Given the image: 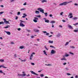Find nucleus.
Masks as SVG:
<instances>
[{
    "label": "nucleus",
    "instance_id": "obj_64",
    "mask_svg": "<svg viewBox=\"0 0 78 78\" xmlns=\"http://www.w3.org/2000/svg\"><path fill=\"white\" fill-rule=\"evenodd\" d=\"M62 21L63 22H66V20H62Z\"/></svg>",
    "mask_w": 78,
    "mask_h": 78
},
{
    "label": "nucleus",
    "instance_id": "obj_57",
    "mask_svg": "<svg viewBox=\"0 0 78 78\" xmlns=\"http://www.w3.org/2000/svg\"><path fill=\"white\" fill-rule=\"evenodd\" d=\"M42 71V69H41L40 71H38V72L41 73Z\"/></svg>",
    "mask_w": 78,
    "mask_h": 78
},
{
    "label": "nucleus",
    "instance_id": "obj_59",
    "mask_svg": "<svg viewBox=\"0 0 78 78\" xmlns=\"http://www.w3.org/2000/svg\"><path fill=\"white\" fill-rule=\"evenodd\" d=\"M1 7H2V8H3L4 7V6L3 5H0Z\"/></svg>",
    "mask_w": 78,
    "mask_h": 78
},
{
    "label": "nucleus",
    "instance_id": "obj_56",
    "mask_svg": "<svg viewBox=\"0 0 78 78\" xmlns=\"http://www.w3.org/2000/svg\"><path fill=\"white\" fill-rule=\"evenodd\" d=\"M30 57H32V58L33 57V55L32 54L31 55V56H30Z\"/></svg>",
    "mask_w": 78,
    "mask_h": 78
},
{
    "label": "nucleus",
    "instance_id": "obj_20",
    "mask_svg": "<svg viewBox=\"0 0 78 78\" xmlns=\"http://www.w3.org/2000/svg\"><path fill=\"white\" fill-rule=\"evenodd\" d=\"M61 60L62 61H63V60L66 61L67 60V59H66V58H61Z\"/></svg>",
    "mask_w": 78,
    "mask_h": 78
},
{
    "label": "nucleus",
    "instance_id": "obj_60",
    "mask_svg": "<svg viewBox=\"0 0 78 78\" xmlns=\"http://www.w3.org/2000/svg\"><path fill=\"white\" fill-rule=\"evenodd\" d=\"M75 78H78V76L77 75L76 76H75Z\"/></svg>",
    "mask_w": 78,
    "mask_h": 78
},
{
    "label": "nucleus",
    "instance_id": "obj_32",
    "mask_svg": "<svg viewBox=\"0 0 78 78\" xmlns=\"http://www.w3.org/2000/svg\"><path fill=\"white\" fill-rule=\"evenodd\" d=\"M41 15H38V16H35V17H41Z\"/></svg>",
    "mask_w": 78,
    "mask_h": 78
},
{
    "label": "nucleus",
    "instance_id": "obj_47",
    "mask_svg": "<svg viewBox=\"0 0 78 78\" xmlns=\"http://www.w3.org/2000/svg\"><path fill=\"white\" fill-rule=\"evenodd\" d=\"M31 65H32V66H34L35 65L34 63H31Z\"/></svg>",
    "mask_w": 78,
    "mask_h": 78
},
{
    "label": "nucleus",
    "instance_id": "obj_43",
    "mask_svg": "<svg viewBox=\"0 0 78 78\" xmlns=\"http://www.w3.org/2000/svg\"><path fill=\"white\" fill-rule=\"evenodd\" d=\"M27 5V2H25L23 4V5H24V6H25L26 5Z\"/></svg>",
    "mask_w": 78,
    "mask_h": 78
},
{
    "label": "nucleus",
    "instance_id": "obj_36",
    "mask_svg": "<svg viewBox=\"0 0 78 78\" xmlns=\"http://www.w3.org/2000/svg\"><path fill=\"white\" fill-rule=\"evenodd\" d=\"M77 19H78V18H77V17H75L73 18V20H76Z\"/></svg>",
    "mask_w": 78,
    "mask_h": 78
},
{
    "label": "nucleus",
    "instance_id": "obj_15",
    "mask_svg": "<svg viewBox=\"0 0 78 78\" xmlns=\"http://www.w3.org/2000/svg\"><path fill=\"white\" fill-rule=\"evenodd\" d=\"M48 42L50 44H53V41H51V40H49L48 41Z\"/></svg>",
    "mask_w": 78,
    "mask_h": 78
},
{
    "label": "nucleus",
    "instance_id": "obj_58",
    "mask_svg": "<svg viewBox=\"0 0 78 78\" xmlns=\"http://www.w3.org/2000/svg\"><path fill=\"white\" fill-rule=\"evenodd\" d=\"M21 74H18V76H20Z\"/></svg>",
    "mask_w": 78,
    "mask_h": 78
},
{
    "label": "nucleus",
    "instance_id": "obj_52",
    "mask_svg": "<svg viewBox=\"0 0 78 78\" xmlns=\"http://www.w3.org/2000/svg\"><path fill=\"white\" fill-rule=\"evenodd\" d=\"M50 17H53V15H52V14H51L49 15Z\"/></svg>",
    "mask_w": 78,
    "mask_h": 78
},
{
    "label": "nucleus",
    "instance_id": "obj_34",
    "mask_svg": "<svg viewBox=\"0 0 78 78\" xmlns=\"http://www.w3.org/2000/svg\"><path fill=\"white\" fill-rule=\"evenodd\" d=\"M74 32H75L76 33H77V32H78V31L77 30H74Z\"/></svg>",
    "mask_w": 78,
    "mask_h": 78
},
{
    "label": "nucleus",
    "instance_id": "obj_51",
    "mask_svg": "<svg viewBox=\"0 0 78 78\" xmlns=\"http://www.w3.org/2000/svg\"><path fill=\"white\" fill-rule=\"evenodd\" d=\"M66 74L67 75H71V74H70V73H67Z\"/></svg>",
    "mask_w": 78,
    "mask_h": 78
},
{
    "label": "nucleus",
    "instance_id": "obj_26",
    "mask_svg": "<svg viewBox=\"0 0 78 78\" xmlns=\"http://www.w3.org/2000/svg\"><path fill=\"white\" fill-rule=\"evenodd\" d=\"M0 61L1 62H4V60H3V59H1V60H0Z\"/></svg>",
    "mask_w": 78,
    "mask_h": 78
},
{
    "label": "nucleus",
    "instance_id": "obj_63",
    "mask_svg": "<svg viewBox=\"0 0 78 78\" xmlns=\"http://www.w3.org/2000/svg\"><path fill=\"white\" fill-rule=\"evenodd\" d=\"M59 27H60L61 28H62V26L61 25H60L59 26Z\"/></svg>",
    "mask_w": 78,
    "mask_h": 78
},
{
    "label": "nucleus",
    "instance_id": "obj_39",
    "mask_svg": "<svg viewBox=\"0 0 78 78\" xmlns=\"http://www.w3.org/2000/svg\"><path fill=\"white\" fill-rule=\"evenodd\" d=\"M45 66H52V65L51 64H48V65L47 64H45Z\"/></svg>",
    "mask_w": 78,
    "mask_h": 78
},
{
    "label": "nucleus",
    "instance_id": "obj_21",
    "mask_svg": "<svg viewBox=\"0 0 78 78\" xmlns=\"http://www.w3.org/2000/svg\"><path fill=\"white\" fill-rule=\"evenodd\" d=\"M45 22L46 23H49V22H50V21H49L48 20H45Z\"/></svg>",
    "mask_w": 78,
    "mask_h": 78
},
{
    "label": "nucleus",
    "instance_id": "obj_55",
    "mask_svg": "<svg viewBox=\"0 0 78 78\" xmlns=\"http://www.w3.org/2000/svg\"><path fill=\"white\" fill-rule=\"evenodd\" d=\"M66 64H67V63H66V62H65L64 63H63V65H64V66H65V65H66Z\"/></svg>",
    "mask_w": 78,
    "mask_h": 78
},
{
    "label": "nucleus",
    "instance_id": "obj_8",
    "mask_svg": "<svg viewBox=\"0 0 78 78\" xmlns=\"http://www.w3.org/2000/svg\"><path fill=\"white\" fill-rule=\"evenodd\" d=\"M42 33H43L44 34L46 33V35H47V36H48V35H49V33H47V32L46 31H42Z\"/></svg>",
    "mask_w": 78,
    "mask_h": 78
},
{
    "label": "nucleus",
    "instance_id": "obj_2",
    "mask_svg": "<svg viewBox=\"0 0 78 78\" xmlns=\"http://www.w3.org/2000/svg\"><path fill=\"white\" fill-rule=\"evenodd\" d=\"M20 22H21L20 24V27H25V25L23 24V23H26V22L24 21H22V20H20Z\"/></svg>",
    "mask_w": 78,
    "mask_h": 78
},
{
    "label": "nucleus",
    "instance_id": "obj_25",
    "mask_svg": "<svg viewBox=\"0 0 78 78\" xmlns=\"http://www.w3.org/2000/svg\"><path fill=\"white\" fill-rule=\"evenodd\" d=\"M44 2H47V1L45 0H42L41 1V3H44Z\"/></svg>",
    "mask_w": 78,
    "mask_h": 78
},
{
    "label": "nucleus",
    "instance_id": "obj_48",
    "mask_svg": "<svg viewBox=\"0 0 78 78\" xmlns=\"http://www.w3.org/2000/svg\"><path fill=\"white\" fill-rule=\"evenodd\" d=\"M18 18H19L18 16H16V19H15L16 20H17V19H18Z\"/></svg>",
    "mask_w": 78,
    "mask_h": 78
},
{
    "label": "nucleus",
    "instance_id": "obj_30",
    "mask_svg": "<svg viewBox=\"0 0 78 78\" xmlns=\"http://www.w3.org/2000/svg\"><path fill=\"white\" fill-rule=\"evenodd\" d=\"M48 14V13H47V12L44 13V14H45L46 17H47V16Z\"/></svg>",
    "mask_w": 78,
    "mask_h": 78
},
{
    "label": "nucleus",
    "instance_id": "obj_13",
    "mask_svg": "<svg viewBox=\"0 0 78 78\" xmlns=\"http://www.w3.org/2000/svg\"><path fill=\"white\" fill-rule=\"evenodd\" d=\"M70 55L69 54H66L65 55L63 56V57H68V56H69Z\"/></svg>",
    "mask_w": 78,
    "mask_h": 78
},
{
    "label": "nucleus",
    "instance_id": "obj_49",
    "mask_svg": "<svg viewBox=\"0 0 78 78\" xmlns=\"http://www.w3.org/2000/svg\"><path fill=\"white\" fill-rule=\"evenodd\" d=\"M14 58H16V57H17V54H14Z\"/></svg>",
    "mask_w": 78,
    "mask_h": 78
},
{
    "label": "nucleus",
    "instance_id": "obj_54",
    "mask_svg": "<svg viewBox=\"0 0 78 78\" xmlns=\"http://www.w3.org/2000/svg\"><path fill=\"white\" fill-rule=\"evenodd\" d=\"M11 2H14L15 1V0H10Z\"/></svg>",
    "mask_w": 78,
    "mask_h": 78
},
{
    "label": "nucleus",
    "instance_id": "obj_33",
    "mask_svg": "<svg viewBox=\"0 0 78 78\" xmlns=\"http://www.w3.org/2000/svg\"><path fill=\"white\" fill-rule=\"evenodd\" d=\"M61 36V34L60 33H58L57 35V37H59Z\"/></svg>",
    "mask_w": 78,
    "mask_h": 78
},
{
    "label": "nucleus",
    "instance_id": "obj_42",
    "mask_svg": "<svg viewBox=\"0 0 78 78\" xmlns=\"http://www.w3.org/2000/svg\"><path fill=\"white\" fill-rule=\"evenodd\" d=\"M3 13H4V12H0V15H1V14H2Z\"/></svg>",
    "mask_w": 78,
    "mask_h": 78
},
{
    "label": "nucleus",
    "instance_id": "obj_5",
    "mask_svg": "<svg viewBox=\"0 0 78 78\" xmlns=\"http://www.w3.org/2000/svg\"><path fill=\"white\" fill-rule=\"evenodd\" d=\"M30 72H31V73L32 74H33L34 75H37V76H38V75H38V74L36 73L35 72H34L33 71H30Z\"/></svg>",
    "mask_w": 78,
    "mask_h": 78
},
{
    "label": "nucleus",
    "instance_id": "obj_24",
    "mask_svg": "<svg viewBox=\"0 0 78 78\" xmlns=\"http://www.w3.org/2000/svg\"><path fill=\"white\" fill-rule=\"evenodd\" d=\"M69 44V42H67L65 44V46H66V45H68V44Z\"/></svg>",
    "mask_w": 78,
    "mask_h": 78
},
{
    "label": "nucleus",
    "instance_id": "obj_62",
    "mask_svg": "<svg viewBox=\"0 0 78 78\" xmlns=\"http://www.w3.org/2000/svg\"><path fill=\"white\" fill-rule=\"evenodd\" d=\"M20 30H21V29L20 28H19L18 29V31H20Z\"/></svg>",
    "mask_w": 78,
    "mask_h": 78
},
{
    "label": "nucleus",
    "instance_id": "obj_4",
    "mask_svg": "<svg viewBox=\"0 0 78 78\" xmlns=\"http://www.w3.org/2000/svg\"><path fill=\"white\" fill-rule=\"evenodd\" d=\"M56 22L55 21H52L50 22V23H52V28H54V24L53 23H55Z\"/></svg>",
    "mask_w": 78,
    "mask_h": 78
},
{
    "label": "nucleus",
    "instance_id": "obj_53",
    "mask_svg": "<svg viewBox=\"0 0 78 78\" xmlns=\"http://www.w3.org/2000/svg\"><path fill=\"white\" fill-rule=\"evenodd\" d=\"M3 72L2 71V70H0V73H2Z\"/></svg>",
    "mask_w": 78,
    "mask_h": 78
},
{
    "label": "nucleus",
    "instance_id": "obj_27",
    "mask_svg": "<svg viewBox=\"0 0 78 78\" xmlns=\"http://www.w3.org/2000/svg\"><path fill=\"white\" fill-rule=\"evenodd\" d=\"M69 54H70L71 55H74V54L73 53L71 52H69Z\"/></svg>",
    "mask_w": 78,
    "mask_h": 78
},
{
    "label": "nucleus",
    "instance_id": "obj_37",
    "mask_svg": "<svg viewBox=\"0 0 78 78\" xmlns=\"http://www.w3.org/2000/svg\"><path fill=\"white\" fill-rule=\"evenodd\" d=\"M1 24H4V23L3 22H0V25H1Z\"/></svg>",
    "mask_w": 78,
    "mask_h": 78
},
{
    "label": "nucleus",
    "instance_id": "obj_17",
    "mask_svg": "<svg viewBox=\"0 0 78 78\" xmlns=\"http://www.w3.org/2000/svg\"><path fill=\"white\" fill-rule=\"evenodd\" d=\"M4 22H5V23H9V21H7L6 20H5L4 21Z\"/></svg>",
    "mask_w": 78,
    "mask_h": 78
},
{
    "label": "nucleus",
    "instance_id": "obj_28",
    "mask_svg": "<svg viewBox=\"0 0 78 78\" xmlns=\"http://www.w3.org/2000/svg\"><path fill=\"white\" fill-rule=\"evenodd\" d=\"M70 48H75V47H74V46H70Z\"/></svg>",
    "mask_w": 78,
    "mask_h": 78
},
{
    "label": "nucleus",
    "instance_id": "obj_29",
    "mask_svg": "<svg viewBox=\"0 0 78 78\" xmlns=\"http://www.w3.org/2000/svg\"><path fill=\"white\" fill-rule=\"evenodd\" d=\"M44 76V75L43 74H40V76L41 77H43Z\"/></svg>",
    "mask_w": 78,
    "mask_h": 78
},
{
    "label": "nucleus",
    "instance_id": "obj_14",
    "mask_svg": "<svg viewBox=\"0 0 78 78\" xmlns=\"http://www.w3.org/2000/svg\"><path fill=\"white\" fill-rule=\"evenodd\" d=\"M39 12H40V11H39L37 10H36L35 13V14H39Z\"/></svg>",
    "mask_w": 78,
    "mask_h": 78
},
{
    "label": "nucleus",
    "instance_id": "obj_6",
    "mask_svg": "<svg viewBox=\"0 0 78 78\" xmlns=\"http://www.w3.org/2000/svg\"><path fill=\"white\" fill-rule=\"evenodd\" d=\"M34 19H34L33 20L34 22H35V23L37 22V20H38V18L36 17H35L34 18Z\"/></svg>",
    "mask_w": 78,
    "mask_h": 78
},
{
    "label": "nucleus",
    "instance_id": "obj_22",
    "mask_svg": "<svg viewBox=\"0 0 78 78\" xmlns=\"http://www.w3.org/2000/svg\"><path fill=\"white\" fill-rule=\"evenodd\" d=\"M24 48V46H21L20 47V49H23V48Z\"/></svg>",
    "mask_w": 78,
    "mask_h": 78
},
{
    "label": "nucleus",
    "instance_id": "obj_9",
    "mask_svg": "<svg viewBox=\"0 0 78 78\" xmlns=\"http://www.w3.org/2000/svg\"><path fill=\"white\" fill-rule=\"evenodd\" d=\"M26 76V74L25 73L21 74L20 75V76H21V77H23V76Z\"/></svg>",
    "mask_w": 78,
    "mask_h": 78
},
{
    "label": "nucleus",
    "instance_id": "obj_18",
    "mask_svg": "<svg viewBox=\"0 0 78 78\" xmlns=\"http://www.w3.org/2000/svg\"><path fill=\"white\" fill-rule=\"evenodd\" d=\"M43 52L44 53V54L45 55H46V56L47 55V52L45 51L44 50L43 51Z\"/></svg>",
    "mask_w": 78,
    "mask_h": 78
},
{
    "label": "nucleus",
    "instance_id": "obj_19",
    "mask_svg": "<svg viewBox=\"0 0 78 78\" xmlns=\"http://www.w3.org/2000/svg\"><path fill=\"white\" fill-rule=\"evenodd\" d=\"M65 69L66 71H68V70H69V68L67 67H66L65 68Z\"/></svg>",
    "mask_w": 78,
    "mask_h": 78
},
{
    "label": "nucleus",
    "instance_id": "obj_23",
    "mask_svg": "<svg viewBox=\"0 0 78 78\" xmlns=\"http://www.w3.org/2000/svg\"><path fill=\"white\" fill-rule=\"evenodd\" d=\"M9 27H10V26L8 25L7 26L4 27L5 28H9Z\"/></svg>",
    "mask_w": 78,
    "mask_h": 78
},
{
    "label": "nucleus",
    "instance_id": "obj_46",
    "mask_svg": "<svg viewBox=\"0 0 78 78\" xmlns=\"http://www.w3.org/2000/svg\"><path fill=\"white\" fill-rule=\"evenodd\" d=\"M23 16H26V17L27 16V15H26V13H23Z\"/></svg>",
    "mask_w": 78,
    "mask_h": 78
},
{
    "label": "nucleus",
    "instance_id": "obj_45",
    "mask_svg": "<svg viewBox=\"0 0 78 78\" xmlns=\"http://www.w3.org/2000/svg\"><path fill=\"white\" fill-rule=\"evenodd\" d=\"M77 25H78V23H75V24H73V25L75 26H76Z\"/></svg>",
    "mask_w": 78,
    "mask_h": 78
},
{
    "label": "nucleus",
    "instance_id": "obj_12",
    "mask_svg": "<svg viewBox=\"0 0 78 78\" xmlns=\"http://www.w3.org/2000/svg\"><path fill=\"white\" fill-rule=\"evenodd\" d=\"M34 31H35V32H39V30L37 29H34Z\"/></svg>",
    "mask_w": 78,
    "mask_h": 78
},
{
    "label": "nucleus",
    "instance_id": "obj_16",
    "mask_svg": "<svg viewBox=\"0 0 78 78\" xmlns=\"http://www.w3.org/2000/svg\"><path fill=\"white\" fill-rule=\"evenodd\" d=\"M1 66V67H3V68H4V69H6L7 68V67H5V66H4L3 65H1L0 66Z\"/></svg>",
    "mask_w": 78,
    "mask_h": 78
},
{
    "label": "nucleus",
    "instance_id": "obj_50",
    "mask_svg": "<svg viewBox=\"0 0 78 78\" xmlns=\"http://www.w3.org/2000/svg\"><path fill=\"white\" fill-rule=\"evenodd\" d=\"M26 30L27 31H28V32H30V30H28V29H26Z\"/></svg>",
    "mask_w": 78,
    "mask_h": 78
},
{
    "label": "nucleus",
    "instance_id": "obj_31",
    "mask_svg": "<svg viewBox=\"0 0 78 78\" xmlns=\"http://www.w3.org/2000/svg\"><path fill=\"white\" fill-rule=\"evenodd\" d=\"M50 47H51V48H56L55 47H54V46L52 45L50 46Z\"/></svg>",
    "mask_w": 78,
    "mask_h": 78
},
{
    "label": "nucleus",
    "instance_id": "obj_7",
    "mask_svg": "<svg viewBox=\"0 0 78 78\" xmlns=\"http://www.w3.org/2000/svg\"><path fill=\"white\" fill-rule=\"evenodd\" d=\"M56 53V51H55V50L53 49H52L51 51V54H55V53Z\"/></svg>",
    "mask_w": 78,
    "mask_h": 78
},
{
    "label": "nucleus",
    "instance_id": "obj_38",
    "mask_svg": "<svg viewBox=\"0 0 78 78\" xmlns=\"http://www.w3.org/2000/svg\"><path fill=\"white\" fill-rule=\"evenodd\" d=\"M63 13H64V12H62L60 13V16H63L62 15V14H63Z\"/></svg>",
    "mask_w": 78,
    "mask_h": 78
},
{
    "label": "nucleus",
    "instance_id": "obj_3",
    "mask_svg": "<svg viewBox=\"0 0 78 78\" xmlns=\"http://www.w3.org/2000/svg\"><path fill=\"white\" fill-rule=\"evenodd\" d=\"M37 10L40 11L41 12H42L43 13H44V9H42V8H39L37 9Z\"/></svg>",
    "mask_w": 78,
    "mask_h": 78
},
{
    "label": "nucleus",
    "instance_id": "obj_41",
    "mask_svg": "<svg viewBox=\"0 0 78 78\" xmlns=\"http://www.w3.org/2000/svg\"><path fill=\"white\" fill-rule=\"evenodd\" d=\"M17 15H19L20 14V12H18L17 13Z\"/></svg>",
    "mask_w": 78,
    "mask_h": 78
},
{
    "label": "nucleus",
    "instance_id": "obj_44",
    "mask_svg": "<svg viewBox=\"0 0 78 78\" xmlns=\"http://www.w3.org/2000/svg\"><path fill=\"white\" fill-rule=\"evenodd\" d=\"M72 16V14L71 13H70L69 14V15L68 16Z\"/></svg>",
    "mask_w": 78,
    "mask_h": 78
},
{
    "label": "nucleus",
    "instance_id": "obj_40",
    "mask_svg": "<svg viewBox=\"0 0 78 78\" xmlns=\"http://www.w3.org/2000/svg\"><path fill=\"white\" fill-rule=\"evenodd\" d=\"M25 9H25V8L22 9H20V10L21 11H23L24 10H25Z\"/></svg>",
    "mask_w": 78,
    "mask_h": 78
},
{
    "label": "nucleus",
    "instance_id": "obj_1",
    "mask_svg": "<svg viewBox=\"0 0 78 78\" xmlns=\"http://www.w3.org/2000/svg\"><path fill=\"white\" fill-rule=\"evenodd\" d=\"M72 1H70L69 2H65L60 4L59 5V6H63V5L66 6V5H67V4L69 3H72Z\"/></svg>",
    "mask_w": 78,
    "mask_h": 78
},
{
    "label": "nucleus",
    "instance_id": "obj_61",
    "mask_svg": "<svg viewBox=\"0 0 78 78\" xmlns=\"http://www.w3.org/2000/svg\"><path fill=\"white\" fill-rule=\"evenodd\" d=\"M72 17H73V16H71L69 17V18H70V19H71V18H72Z\"/></svg>",
    "mask_w": 78,
    "mask_h": 78
},
{
    "label": "nucleus",
    "instance_id": "obj_10",
    "mask_svg": "<svg viewBox=\"0 0 78 78\" xmlns=\"http://www.w3.org/2000/svg\"><path fill=\"white\" fill-rule=\"evenodd\" d=\"M5 32L7 34H8V35H11V33L9 32L5 31Z\"/></svg>",
    "mask_w": 78,
    "mask_h": 78
},
{
    "label": "nucleus",
    "instance_id": "obj_35",
    "mask_svg": "<svg viewBox=\"0 0 78 78\" xmlns=\"http://www.w3.org/2000/svg\"><path fill=\"white\" fill-rule=\"evenodd\" d=\"M21 61L22 62H25L26 61H27V60L24 59V60H21Z\"/></svg>",
    "mask_w": 78,
    "mask_h": 78
},
{
    "label": "nucleus",
    "instance_id": "obj_11",
    "mask_svg": "<svg viewBox=\"0 0 78 78\" xmlns=\"http://www.w3.org/2000/svg\"><path fill=\"white\" fill-rule=\"evenodd\" d=\"M68 27L70 28V29H73V27L70 25L68 24Z\"/></svg>",
    "mask_w": 78,
    "mask_h": 78
}]
</instances>
